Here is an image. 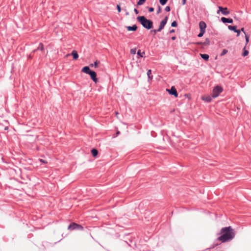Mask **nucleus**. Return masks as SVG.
I'll use <instances>...</instances> for the list:
<instances>
[{
  "instance_id": "f257e3e1",
  "label": "nucleus",
  "mask_w": 251,
  "mask_h": 251,
  "mask_svg": "<svg viewBox=\"0 0 251 251\" xmlns=\"http://www.w3.org/2000/svg\"><path fill=\"white\" fill-rule=\"evenodd\" d=\"M220 234L221 236L218 237L214 242L212 247H211V248H214L220 245V244H219L217 242L218 241L225 243L231 240L235 236L234 230L230 226L223 227L221 230V232L218 233V235Z\"/></svg>"
},
{
  "instance_id": "f03ea898",
  "label": "nucleus",
  "mask_w": 251,
  "mask_h": 251,
  "mask_svg": "<svg viewBox=\"0 0 251 251\" xmlns=\"http://www.w3.org/2000/svg\"><path fill=\"white\" fill-rule=\"evenodd\" d=\"M137 20L144 28L147 30L151 29L153 27V22L150 19H148L144 16H138Z\"/></svg>"
},
{
  "instance_id": "7ed1b4c3",
  "label": "nucleus",
  "mask_w": 251,
  "mask_h": 251,
  "mask_svg": "<svg viewBox=\"0 0 251 251\" xmlns=\"http://www.w3.org/2000/svg\"><path fill=\"white\" fill-rule=\"evenodd\" d=\"M81 72L86 74L89 75L92 80L94 82L97 83L98 82L97 73L95 71L91 70L89 66H86L83 67L81 70Z\"/></svg>"
},
{
  "instance_id": "20e7f679",
  "label": "nucleus",
  "mask_w": 251,
  "mask_h": 251,
  "mask_svg": "<svg viewBox=\"0 0 251 251\" xmlns=\"http://www.w3.org/2000/svg\"><path fill=\"white\" fill-rule=\"evenodd\" d=\"M223 90V87L220 85H217L215 86L212 90V97L213 98L218 97Z\"/></svg>"
},
{
  "instance_id": "39448f33",
  "label": "nucleus",
  "mask_w": 251,
  "mask_h": 251,
  "mask_svg": "<svg viewBox=\"0 0 251 251\" xmlns=\"http://www.w3.org/2000/svg\"><path fill=\"white\" fill-rule=\"evenodd\" d=\"M83 227L81 225L75 223H71L68 227V229L70 230H83Z\"/></svg>"
},
{
  "instance_id": "423d86ee",
  "label": "nucleus",
  "mask_w": 251,
  "mask_h": 251,
  "mask_svg": "<svg viewBox=\"0 0 251 251\" xmlns=\"http://www.w3.org/2000/svg\"><path fill=\"white\" fill-rule=\"evenodd\" d=\"M166 91L170 95L174 96L175 98L178 97V93L174 86H172L170 89H167Z\"/></svg>"
},
{
  "instance_id": "0eeeda50",
  "label": "nucleus",
  "mask_w": 251,
  "mask_h": 251,
  "mask_svg": "<svg viewBox=\"0 0 251 251\" xmlns=\"http://www.w3.org/2000/svg\"><path fill=\"white\" fill-rule=\"evenodd\" d=\"M219 10L217 11V14H219L220 12L222 13V14L224 15H227L230 13L229 10L226 7H223L221 6L218 7Z\"/></svg>"
},
{
  "instance_id": "6e6552de",
  "label": "nucleus",
  "mask_w": 251,
  "mask_h": 251,
  "mask_svg": "<svg viewBox=\"0 0 251 251\" xmlns=\"http://www.w3.org/2000/svg\"><path fill=\"white\" fill-rule=\"evenodd\" d=\"M220 21L224 24H232L233 22V21L231 18H227L224 17H222Z\"/></svg>"
},
{
  "instance_id": "1a4fd4ad",
  "label": "nucleus",
  "mask_w": 251,
  "mask_h": 251,
  "mask_svg": "<svg viewBox=\"0 0 251 251\" xmlns=\"http://www.w3.org/2000/svg\"><path fill=\"white\" fill-rule=\"evenodd\" d=\"M206 24L203 21H200L199 23V27L201 31H205V29L206 28Z\"/></svg>"
},
{
  "instance_id": "9d476101",
  "label": "nucleus",
  "mask_w": 251,
  "mask_h": 251,
  "mask_svg": "<svg viewBox=\"0 0 251 251\" xmlns=\"http://www.w3.org/2000/svg\"><path fill=\"white\" fill-rule=\"evenodd\" d=\"M168 17L167 16H165L164 18L161 21L160 23V27L162 28H164V26L166 25L168 21Z\"/></svg>"
},
{
  "instance_id": "9b49d317",
  "label": "nucleus",
  "mask_w": 251,
  "mask_h": 251,
  "mask_svg": "<svg viewBox=\"0 0 251 251\" xmlns=\"http://www.w3.org/2000/svg\"><path fill=\"white\" fill-rule=\"evenodd\" d=\"M126 28L128 31H135L137 30L138 27L136 25H133L132 26H126Z\"/></svg>"
},
{
  "instance_id": "f8f14e48",
  "label": "nucleus",
  "mask_w": 251,
  "mask_h": 251,
  "mask_svg": "<svg viewBox=\"0 0 251 251\" xmlns=\"http://www.w3.org/2000/svg\"><path fill=\"white\" fill-rule=\"evenodd\" d=\"M212 96H206L202 97V100L207 102H210L212 100Z\"/></svg>"
},
{
  "instance_id": "ddd939ff",
  "label": "nucleus",
  "mask_w": 251,
  "mask_h": 251,
  "mask_svg": "<svg viewBox=\"0 0 251 251\" xmlns=\"http://www.w3.org/2000/svg\"><path fill=\"white\" fill-rule=\"evenodd\" d=\"M147 74L148 75V81L149 82L151 81L153 78V76L151 75V69L148 70Z\"/></svg>"
},
{
  "instance_id": "4468645a",
  "label": "nucleus",
  "mask_w": 251,
  "mask_h": 251,
  "mask_svg": "<svg viewBox=\"0 0 251 251\" xmlns=\"http://www.w3.org/2000/svg\"><path fill=\"white\" fill-rule=\"evenodd\" d=\"M72 55L73 56V59L74 60H77L78 58L79 55L78 54L75 50H73L71 53Z\"/></svg>"
},
{
  "instance_id": "2eb2a0df",
  "label": "nucleus",
  "mask_w": 251,
  "mask_h": 251,
  "mask_svg": "<svg viewBox=\"0 0 251 251\" xmlns=\"http://www.w3.org/2000/svg\"><path fill=\"white\" fill-rule=\"evenodd\" d=\"M91 152L93 156L94 157H96L98 154V151L95 148H93L91 150Z\"/></svg>"
},
{
  "instance_id": "dca6fc26",
  "label": "nucleus",
  "mask_w": 251,
  "mask_h": 251,
  "mask_svg": "<svg viewBox=\"0 0 251 251\" xmlns=\"http://www.w3.org/2000/svg\"><path fill=\"white\" fill-rule=\"evenodd\" d=\"M200 56L205 61H208L209 58V56L207 54H200Z\"/></svg>"
},
{
  "instance_id": "f3484780",
  "label": "nucleus",
  "mask_w": 251,
  "mask_h": 251,
  "mask_svg": "<svg viewBox=\"0 0 251 251\" xmlns=\"http://www.w3.org/2000/svg\"><path fill=\"white\" fill-rule=\"evenodd\" d=\"M37 50H40L42 51L44 50V46L42 43H39V46L37 48Z\"/></svg>"
},
{
  "instance_id": "a211bd4d",
  "label": "nucleus",
  "mask_w": 251,
  "mask_h": 251,
  "mask_svg": "<svg viewBox=\"0 0 251 251\" xmlns=\"http://www.w3.org/2000/svg\"><path fill=\"white\" fill-rule=\"evenodd\" d=\"M202 46H208L210 45V41L208 38H206L204 42H202Z\"/></svg>"
},
{
  "instance_id": "6ab92c4d",
  "label": "nucleus",
  "mask_w": 251,
  "mask_h": 251,
  "mask_svg": "<svg viewBox=\"0 0 251 251\" xmlns=\"http://www.w3.org/2000/svg\"><path fill=\"white\" fill-rule=\"evenodd\" d=\"M228 28L231 31H233L235 32V31H237V26L235 25L232 26V25H228Z\"/></svg>"
},
{
  "instance_id": "aec40b11",
  "label": "nucleus",
  "mask_w": 251,
  "mask_h": 251,
  "mask_svg": "<svg viewBox=\"0 0 251 251\" xmlns=\"http://www.w3.org/2000/svg\"><path fill=\"white\" fill-rule=\"evenodd\" d=\"M137 55L140 57H143V55L145 54V52H141L140 50H139L137 52Z\"/></svg>"
},
{
  "instance_id": "412c9836",
  "label": "nucleus",
  "mask_w": 251,
  "mask_h": 251,
  "mask_svg": "<svg viewBox=\"0 0 251 251\" xmlns=\"http://www.w3.org/2000/svg\"><path fill=\"white\" fill-rule=\"evenodd\" d=\"M249 54V51L246 50L245 47L243 49V51L242 52V56L245 57L247 55H248Z\"/></svg>"
},
{
  "instance_id": "4be33fe9",
  "label": "nucleus",
  "mask_w": 251,
  "mask_h": 251,
  "mask_svg": "<svg viewBox=\"0 0 251 251\" xmlns=\"http://www.w3.org/2000/svg\"><path fill=\"white\" fill-rule=\"evenodd\" d=\"M99 63H100V62L99 61L96 60V61L94 62V64H91L90 65V66L91 67L94 66L95 68H96L98 67Z\"/></svg>"
},
{
  "instance_id": "5701e85b",
  "label": "nucleus",
  "mask_w": 251,
  "mask_h": 251,
  "mask_svg": "<svg viewBox=\"0 0 251 251\" xmlns=\"http://www.w3.org/2000/svg\"><path fill=\"white\" fill-rule=\"evenodd\" d=\"M146 0H139L137 2V5H141L145 2Z\"/></svg>"
},
{
  "instance_id": "b1692460",
  "label": "nucleus",
  "mask_w": 251,
  "mask_h": 251,
  "mask_svg": "<svg viewBox=\"0 0 251 251\" xmlns=\"http://www.w3.org/2000/svg\"><path fill=\"white\" fill-rule=\"evenodd\" d=\"M168 0H159V2L161 5H164L166 4Z\"/></svg>"
},
{
  "instance_id": "393cba45",
  "label": "nucleus",
  "mask_w": 251,
  "mask_h": 251,
  "mask_svg": "<svg viewBox=\"0 0 251 251\" xmlns=\"http://www.w3.org/2000/svg\"><path fill=\"white\" fill-rule=\"evenodd\" d=\"M228 52V50H227L226 49H224L222 52L220 54V56H224V55H225L226 53H227V52Z\"/></svg>"
},
{
  "instance_id": "a878e982",
  "label": "nucleus",
  "mask_w": 251,
  "mask_h": 251,
  "mask_svg": "<svg viewBox=\"0 0 251 251\" xmlns=\"http://www.w3.org/2000/svg\"><path fill=\"white\" fill-rule=\"evenodd\" d=\"M171 26L174 27H176L177 26V22L176 21H174L171 23Z\"/></svg>"
},
{
  "instance_id": "bb28decb",
  "label": "nucleus",
  "mask_w": 251,
  "mask_h": 251,
  "mask_svg": "<svg viewBox=\"0 0 251 251\" xmlns=\"http://www.w3.org/2000/svg\"><path fill=\"white\" fill-rule=\"evenodd\" d=\"M205 31H203L200 30V33L198 35V37H202L204 34L205 33Z\"/></svg>"
},
{
  "instance_id": "cd10ccee",
  "label": "nucleus",
  "mask_w": 251,
  "mask_h": 251,
  "mask_svg": "<svg viewBox=\"0 0 251 251\" xmlns=\"http://www.w3.org/2000/svg\"><path fill=\"white\" fill-rule=\"evenodd\" d=\"M249 39H250V35L245 34V39H246V44H247L249 43Z\"/></svg>"
},
{
  "instance_id": "c85d7f7f",
  "label": "nucleus",
  "mask_w": 251,
  "mask_h": 251,
  "mask_svg": "<svg viewBox=\"0 0 251 251\" xmlns=\"http://www.w3.org/2000/svg\"><path fill=\"white\" fill-rule=\"evenodd\" d=\"M136 52V49L133 48L130 50V52L132 54H135Z\"/></svg>"
},
{
  "instance_id": "c756f323",
  "label": "nucleus",
  "mask_w": 251,
  "mask_h": 251,
  "mask_svg": "<svg viewBox=\"0 0 251 251\" xmlns=\"http://www.w3.org/2000/svg\"><path fill=\"white\" fill-rule=\"evenodd\" d=\"M161 8L160 6L158 5L157 10L156 14H158L159 13H160V12H161Z\"/></svg>"
},
{
  "instance_id": "7c9ffc66",
  "label": "nucleus",
  "mask_w": 251,
  "mask_h": 251,
  "mask_svg": "<svg viewBox=\"0 0 251 251\" xmlns=\"http://www.w3.org/2000/svg\"><path fill=\"white\" fill-rule=\"evenodd\" d=\"M116 8L118 12H120L121 11V8L120 4H117Z\"/></svg>"
},
{
  "instance_id": "2f4dec72",
  "label": "nucleus",
  "mask_w": 251,
  "mask_h": 251,
  "mask_svg": "<svg viewBox=\"0 0 251 251\" xmlns=\"http://www.w3.org/2000/svg\"><path fill=\"white\" fill-rule=\"evenodd\" d=\"M154 9L153 7H148V11L149 12H152L154 11Z\"/></svg>"
},
{
  "instance_id": "473e14b6",
  "label": "nucleus",
  "mask_w": 251,
  "mask_h": 251,
  "mask_svg": "<svg viewBox=\"0 0 251 251\" xmlns=\"http://www.w3.org/2000/svg\"><path fill=\"white\" fill-rule=\"evenodd\" d=\"M170 10H171V8H170V7L169 6H167L165 8V11H166V12H169V11H170Z\"/></svg>"
},
{
  "instance_id": "72a5a7b5",
  "label": "nucleus",
  "mask_w": 251,
  "mask_h": 251,
  "mask_svg": "<svg viewBox=\"0 0 251 251\" xmlns=\"http://www.w3.org/2000/svg\"><path fill=\"white\" fill-rule=\"evenodd\" d=\"M235 32L237 33V36L238 37V36H239V35L240 34L241 30L240 29H237V31H235Z\"/></svg>"
},
{
  "instance_id": "f704fd0d",
  "label": "nucleus",
  "mask_w": 251,
  "mask_h": 251,
  "mask_svg": "<svg viewBox=\"0 0 251 251\" xmlns=\"http://www.w3.org/2000/svg\"><path fill=\"white\" fill-rule=\"evenodd\" d=\"M150 32L151 33H152V32L153 33V35H155L156 34V33L157 32L156 29H152V30H151Z\"/></svg>"
},
{
  "instance_id": "c9c22d12",
  "label": "nucleus",
  "mask_w": 251,
  "mask_h": 251,
  "mask_svg": "<svg viewBox=\"0 0 251 251\" xmlns=\"http://www.w3.org/2000/svg\"><path fill=\"white\" fill-rule=\"evenodd\" d=\"M194 44L197 45H202V42H195Z\"/></svg>"
},
{
  "instance_id": "e433bc0d",
  "label": "nucleus",
  "mask_w": 251,
  "mask_h": 251,
  "mask_svg": "<svg viewBox=\"0 0 251 251\" xmlns=\"http://www.w3.org/2000/svg\"><path fill=\"white\" fill-rule=\"evenodd\" d=\"M40 162H41L43 163L44 164H46V163H47V161H46V160H43V159H40Z\"/></svg>"
},
{
  "instance_id": "4c0bfd02",
  "label": "nucleus",
  "mask_w": 251,
  "mask_h": 251,
  "mask_svg": "<svg viewBox=\"0 0 251 251\" xmlns=\"http://www.w3.org/2000/svg\"><path fill=\"white\" fill-rule=\"evenodd\" d=\"M134 11L136 14H138L139 13V11L136 8H134Z\"/></svg>"
},
{
  "instance_id": "58836bf2",
  "label": "nucleus",
  "mask_w": 251,
  "mask_h": 251,
  "mask_svg": "<svg viewBox=\"0 0 251 251\" xmlns=\"http://www.w3.org/2000/svg\"><path fill=\"white\" fill-rule=\"evenodd\" d=\"M162 29H163V28H160V26H159V27L158 28V29H156V30H157V32H160V31H161Z\"/></svg>"
},
{
  "instance_id": "ea45409f",
  "label": "nucleus",
  "mask_w": 251,
  "mask_h": 251,
  "mask_svg": "<svg viewBox=\"0 0 251 251\" xmlns=\"http://www.w3.org/2000/svg\"><path fill=\"white\" fill-rule=\"evenodd\" d=\"M175 32V30L174 29H172L169 31L170 33H173Z\"/></svg>"
},
{
  "instance_id": "a19ab883",
  "label": "nucleus",
  "mask_w": 251,
  "mask_h": 251,
  "mask_svg": "<svg viewBox=\"0 0 251 251\" xmlns=\"http://www.w3.org/2000/svg\"><path fill=\"white\" fill-rule=\"evenodd\" d=\"M186 3V0H182V4L183 5H185Z\"/></svg>"
},
{
  "instance_id": "79ce46f5",
  "label": "nucleus",
  "mask_w": 251,
  "mask_h": 251,
  "mask_svg": "<svg viewBox=\"0 0 251 251\" xmlns=\"http://www.w3.org/2000/svg\"><path fill=\"white\" fill-rule=\"evenodd\" d=\"M240 30H241V32L242 31V32H244V33L245 34H246V32H245V31L244 28L242 27V28L240 29Z\"/></svg>"
},
{
  "instance_id": "37998d69",
  "label": "nucleus",
  "mask_w": 251,
  "mask_h": 251,
  "mask_svg": "<svg viewBox=\"0 0 251 251\" xmlns=\"http://www.w3.org/2000/svg\"><path fill=\"white\" fill-rule=\"evenodd\" d=\"M171 39H172V40H175L176 39V37L175 36H172V37H171Z\"/></svg>"
},
{
  "instance_id": "c03bdc74",
  "label": "nucleus",
  "mask_w": 251,
  "mask_h": 251,
  "mask_svg": "<svg viewBox=\"0 0 251 251\" xmlns=\"http://www.w3.org/2000/svg\"><path fill=\"white\" fill-rule=\"evenodd\" d=\"M37 50H37V49H35V50H32V53H35V52H36Z\"/></svg>"
},
{
  "instance_id": "a18cd8bd",
  "label": "nucleus",
  "mask_w": 251,
  "mask_h": 251,
  "mask_svg": "<svg viewBox=\"0 0 251 251\" xmlns=\"http://www.w3.org/2000/svg\"><path fill=\"white\" fill-rule=\"evenodd\" d=\"M28 59H32V56L31 55V54H29L28 56Z\"/></svg>"
},
{
  "instance_id": "49530a36",
  "label": "nucleus",
  "mask_w": 251,
  "mask_h": 251,
  "mask_svg": "<svg viewBox=\"0 0 251 251\" xmlns=\"http://www.w3.org/2000/svg\"><path fill=\"white\" fill-rule=\"evenodd\" d=\"M120 133V131H117V134H119Z\"/></svg>"
},
{
  "instance_id": "de8ad7c7",
  "label": "nucleus",
  "mask_w": 251,
  "mask_h": 251,
  "mask_svg": "<svg viewBox=\"0 0 251 251\" xmlns=\"http://www.w3.org/2000/svg\"><path fill=\"white\" fill-rule=\"evenodd\" d=\"M128 14H129V13H128V12H126V15H128Z\"/></svg>"
},
{
  "instance_id": "09e8293b",
  "label": "nucleus",
  "mask_w": 251,
  "mask_h": 251,
  "mask_svg": "<svg viewBox=\"0 0 251 251\" xmlns=\"http://www.w3.org/2000/svg\"><path fill=\"white\" fill-rule=\"evenodd\" d=\"M125 243H127L128 245L129 246H130V245L129 244H128L126 241H125Z\"/></svg>"
},
{
  "instance_id": "8fccbe9b",
  "label": "nucleus",
  "mask_w": 251,
  "mask_h": 251,
  "mask_svg": "<svg viewBox=\"0 0 251 251\" xmlns=\"http://www.w3.org/2000/svg\"><path fill=\"white\" fill-rule=\"evenodd\" d=\"M8 129V127H6L5 128V130H6V129Z\"/></svg>"
},
{
  "instance_id": "3c124183",
  "label": "nucleus",
  "mask_w": 251,
  "mask_h": 251,
  "mask_svg": "<svg viewBox=\"0 0 251 251\" xmlns=\"http://www.w3.org/2000/svg\"><path fill=\"white\" fill-rule=\"evenodd\" d=\"M116 114H118V112H116Z\"/></svg>"
}]
</instances>
